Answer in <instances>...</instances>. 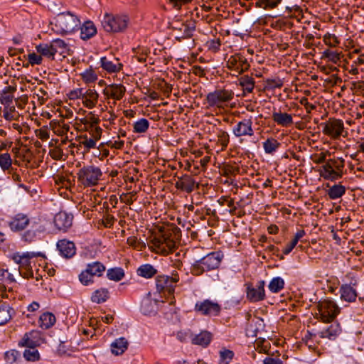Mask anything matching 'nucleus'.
I'll return each instance as SVG.
<instances>
[{"instance_id":"f257e3e1","label":"nucleus","mask_w":364,"mask_h":364,"mask_svg":"<svg viewBox=\"0 0 364 364\" xmlns=\"http://www.w3.org/2000/svg\"><path fill=\"white\" fill-rule=\"evenodd\" d=\"M223 258V254L222 252H212L193 263L191 269L192 273L198 276L205 271L215 269L219 267Z\"/></svg>"},{"instance_id":"f03ea898","label":"nucleus","mask_w":364,"mask_h":364,"mask_svg":"<svg viewBox=\"0 0 364 364\" xmlns=\"http://www.w3.org/2000/svg\"><path fill=\"white\" fill-rule=\"evenodd\" d=\"M80 25L79 18L70 11L60 13L55 18L57 32L61 34L71 33L78 28Z\"/></svg>"},{"instance_id":"7ed1b4c3","label":"nucleus","mask_w":364,"mask_h":364,"mask_svg":"<svg viewBox=\"0 0 364 364\" xmlns=\"http://www.w3.org/2000/svg\"><path fill=\"white\" fill-rule=\"evenodd\" d=\"M129 18L124 14H105L102 20V26L107 32H123L129 24Z\"/></svg>"},{"instance_id":"20e7f679","label":"nucleus","mask_w":364,"mask_h":364,"mask_svg":"<svg viewBox=\"0 0 364 364\" xmlns=\"http://www.w3.org/2000/svg\"><path fill=\"white\" fill-rule=\"evenodd\" d=\"M344 160L341 158L328 160L321 168L320 175L324 179L336 181L342 178Z\"/></svg>"},{"instance_id":"39448f33","label":"nucleus","mask_w":364,"mask_h":364,"mask_svg":"<svg viewBox=\"0 0 364 364\" xmlns=\"http://www.w3.org/2000/svg\"><path fill=\"white\" fill-rule=\"evenodd\" d=\"M77 180L84 187H92L97 185L101 179L102 172L101 169L94 165L85 166L77 173Z\"/></svg>"},{"instance_id":"423d86ee","label":"nucleus","mask_w":364,"mask_h":364,"mask_svg":"<svg viewBox=\"0 0 364 364\" xmlns=\"http://www.w3.org/2000/svg\"><path fill=\"white\" fill-rule=\"evenodd\" d=\"M234 97V92L231 90L218 89L209 92L206 95V101L210 107H224Z\"/></svg>"},{"instance_id":"0eeeda50","label":"nucleus","mask_w":364,"mask_h":364,"mask_svg":"<svg viewBox=\"0 0 364 364\" xmlns=\"http://www.w3.org/2000/svg\"><path fill=\"white\" fill-rule=\"evenodd\" d=\"M226 67L233 72V75L237 76L248 70L250 65L243 55L237 53L228 58Z\"/></svg>"},{"instance_id":"6e6552de","label":"nucleus","mask_w":364,"mask_h":364,"mask_svg":"<svg viewBox=\"0 0 364 364\" xmlns=\"http://www.w3.org/2000/svg\"><path fill=\"white\" fill-rule=\"evenodd\" d=\"M318 311L323 322L332 321L340 311L337 304L331 300H323L318 305Z\"/></svg>"},{"instance_id":"1a4fd4ad","label":"nucleus","mask_w":364,"mask_h":364,"mask_svg":"<svg viewBox=\"0 0 364 364\" xmlns=\"http://www.w3.org/2000/svg\"><path fill=\"white\" fill-rule=\"evenodd\" d=\"M320 127L323 128L322 132L325 135L333 139H338L344 129L343 121L336 118H330L326 122L321 123Z\"/></svg>"},{"instance_id":"9d476101","label":"nucleus","mask_w":364,"mask_h":364,"mask_svg":"<svg viewBox=\"0 0 364 364\" xmlns=\"http://www.w3.org/2000/svg\"><path fill=\"white\" fill-rule=\"evenodd\" d=\"M171 237V231H165L160 237L154 238L152 243L163 254H168L176 248V242Z\"/></svg>"},{"instance_id":"9b49d317","label":"nucleus","mask_w":364,"mask_h":364,"mask_svg":"<svg viewBox=\"0 0 364 364\" xmlns=\"http://www.w3.org/2000/svg\"><path fill=\"white\" fill-rule=\"evenodd\" d=\"M179 277L177 274L170 277L168 275H159L156 278V287L159 292H167L172 294L174 292L176 284Z\"/></svg>"},{"instance_id":"f8f14e48","label":"nucleus","mask_w":364,"mask_h":364,"mask_svg":"<svg viewBox=\"0 0 364 364\" xmlns=\"http://www.w3.org/2000/svg\"><path fill=\"white\" fill-rule=\"evenodd\" d=\"M264 285L265 282L263 280L259 281L255 287L251 284H247V299L250 302H257L264 300L265 298Z\"/></svg>"},{"instance_id":"ddd939ff","label":"nucleus","mask_w":364,"mask_h":364,"mask_svg":"<svg viewBox=\"0 0 364 364\" xmlns=\"http://www.w3.org/2000/svg\"><path fill=\"white\" fill-rule=\"evenodd\" d=\"M195 311L203 315L215 316L219 315L221 307L218 303L206 299L203 301L197 302L195 305Z\"/></svg>"},{"instance_id":"4468645a","label":"nucleus","mask_w":364,"mask_h":364,"mask_svg":"<svg viewBox=\"0 0 364 364\" xmlns=\"http://www.w3.org/2000/svg\"><path fill=\"white\" fill-rule=\"evenodd\" d=\"M232 133L236 137L252 136L254 135L252 118L243 119L232 128Z\"/></svg>"},{"instance_id":"2eb2a0df","label":"nucleus","mask_w":364,"mask_h":364,"mask_svg":"<svg viewBox=\"0 0 364 364\" xmlns=\"http://www.w3.org/2000/svg\"><path fill=\"white\" fill-rule=\"evenodd\" d=\"M197 188L198 184L196 183L195 179L190 175L185 174L181 177H178V180L175 183V187L181 191H185L190 193L194 191L195 186Z\"/></svg>"},{"instance_id":"dca6fc26","label":"nucleus","mask_w":364,"mask_h":364,"mask_svg":"<svg viewBox=\"0 0 364 364\" xmlns=\"http://www.w3.org/2000/svg\"><path fill=\"white\" fill-rule=\"evenodd\" d=\"M73 219V215L60 212L55 215L54 224L59 230L66 232L72 226Z\"/></svg>"},{"instance_id":"f3484780","label":"nucleus","mask_w":364,"mask_h":364,"mask_svg":"<svg viewBox=\"0 0 364 364\" xmlns=\"http://www.w3.org/2000/svg\"><path fill=\"white\" fill-rule=\"evenodd\" d=\"M56 246L60 255L65 258L69 259L75 255V245L71 241L65 239L60 240L57 242Z\"/></svg>"},{"instance_id":"a211bd4d","label":"nucleus","mask_w":364,"mask_h":364,"mask_svg":"<svg viewBox=\"0 0 364 364\" xmlns=\"http://www.w3.org/2000/svg\"><path fill=\"white\" fill-rule=\"evenodd\" d=\"M29 222V218L26 215L18 213L9 223V227L13 231H21L28 225Z\"/></svg>"},{"instance_id":"6ab92c4d","label":"nucleus","mask_w":364,"mask_h":364,"mask_svg":"<svg viewBox=\"0 0 364 364\" xmlns=\"http://www.w3.org/2000/svg\"><path fill=\"white\" fill-rule=\"evenodd\" d=\"M126 92V87L122 84H112L103 90V93L114 100H120Z\"/></svg>"},{"instance_id":"aec40b11","label":"nucleus","mask_w":364,"mask_h":364,"mask_svg":"<svg viewBox=\"0 0 364 364\" xmlns=\"http://www.w3.org/2000/svg\"><path fill=\"white\" fill-rule=\"evenodd\" d=\"M174 30H178L181 32V35L180 38H191L193 36V33L196 29V26L194 22L189 23H179L176 22V23L173 26Z\"/></svg>"},{"instance_id":"412c9836","label":"nucleus","mask_w":364,"mask_h":364,"mask_svg":"<svg viewBox=\"0 0 364 364\" xmlns=\"http://www.w3.org/2000/svg\"><path fill=\"white\" fill-rule=\"evenodd\" d=\"M341 332V328L339 323H333L328 328L319 331L318 335L321 338L333 340L340 334Z\"/></svg>"},{"instance_id":"4be33fe9","label":"nucleus","mask_w":364,"mask_h":364,"mask_svg":"<svg viewBox=\"0 0 364 364\" xmlns=\"http://www.w3.org/2000/svg\"><path fill=\"white\" fill-rule=\"evenodd\" d=\"M83 94V105L89 109L93 108L96 105L99 97L96 90L94 89H84Z\"/></svg>"},{"instance_id":"5701e85b","label":"nucleus","mask_w":364,"mask_h":364,"mask_svg":"<svg viewBox=\"0 0 364 364\" xmlns=\"http://www.w3.org/2000/svg\"><path fill=\"white\" fill-rule=\"evenodd\" d=\"M97 33V28L94 23L91 21H85L80 26V38L84 40H88L95 36Z\"/></svg>"},{"instance_id":"b1692460","label":"nucleus","mask_w":364,"mask_h":364,"mask_svg":"<svg viewBox=\"0 0 364 364\" xmlns=\"http://www.w3.org/2000/svg\"><path fill=\"white\" fill-rule=\"evenodd\" d=\"M272 119L278 125L287 127L293 124V118L290 114L282 112H274Z\"/></svg>"},{"instance_id":"393cba45","label":"nucleus","mask_w":364,"mask_h":364,"mask_svg":"<svg viewBox=\"0 0 364 364\" xmlns=\"http://www.w3.org/2000/svg\"><path fill=\"white\" fill-rule=\"evenodd\" d=\"M341 299L347 302H353L357 297L355 289L350 284H343L340 287Z\"/></svg>"},{"instance_id":"a878e982","label":"nucleus","mask_w":364,"mask_h":364,"mask_svg":"<svg viewBox=\"0 0 364 364\" xmlns=\"http://www.w3.org/2000/svg\"><path fill=\"white\" fill-rule=\"evenodd\" d=\"M116 63L109 60L107 57H102L100 59L101 67L108 73H117L122 68V64L119 62L118 59H114Z\"/></svg>"},{"instance_id":"bb28decb","label":"nucleus","mask_w":364,"mask_h":364,"mask_svg":"<svg viewBox=\"0 0 364 364\" xmlns=\"http://www.w3.org/2000/svg\"><path fill=\"white\" fill-rule=\"evenodd\" d=\"M15 311L7 303L0 304V326L9 321Z\"/></svg>"},{"instance_id":"cd10ccee","label":"nucleus","mask_w":364,"mask_h":364,"mask_svg":"<svg viewBox=\"0 0 364 364\" xmlns=\"http://www.w3.org/2000/svg\"><path fill=\"white\" fill-rule=\"evenodd\" d=\"M212 340V335L207 331H201L199 334L195 335L191 340L193 345H198L203 347L208 346Z\"/></svg>"},{"instance_id":"c85d7f7f","label":"nucleus","mask_w":364,"mask_h":364,"mask_svg":"<svg viewBox=\"0 0 364 364\" xmlns=\"http://www.w3.org/2000/svg\"><path fill=\"white\" fill-rule=\"evenodd\" d=\"M136 274L139 277L150 279L157 274V269L151 264H144L137 268Z\"/></svg>"},{"instance_id":"c756f323","label":"nucleus","mask_w":364,"mask_h":364,"mask_svg":"<svg viewBox=\"0 0 364 364\" xmlns=\"http://www.w3.org/2000/svg\"><path fill=\"white\" fill-rule=\"evenodd\" d=\"M127 347L128 342L127 339L123 337L119 338L112 343V353L117 355H121L127 349Z\"/></svg>"},{"instance_id":"7c9ffc66","label":"nucleus","mask_w":364,"mask_h":364,"mask_svg":"<svg viewBox=\"0 0 364 364\" xmlns=\"http://www.w3.org/2000/svg\"><path fill=\"white\" fill-rule=\"evenodd\" d=\"M109 298V292L106 288H100L95 290L92 296L91 301L95 304H102L105 302Z\"/></svg>"},{"instance_id":"2f4dec72","label":"nucleus","mask_w":364,"mask_h":364,"mask_svg":"<svg viewBox=\"0 0 364 364\" xmlns=\"http://www.w3.org/2000/svg\"><path fill=\"white\" fill-rule=\"evenodd\" d=\"M39 326L43 329H48L55 323V316L49 312L43 313L39 318Z\"/></svg>"},{"instance_id":"473e14b6","label":"nucleus","mask_w":364,"mask_h":364,"mask_svg":"<svg viewBox=\"0 0 364 364\" xmlns=\"http://www.w3.org/2000/svg\"><path fill=\"white\" fill-rule=\"evenodd\" d=\"M346 193V187L341 184H334L329 187L327 194L329 198L336 200L342 197Z\"/></svg>"},{"instance_id":"72a5a7b5","label":"nucleus","mask_w":364,"mask_h":364,"mask_svg":"<svg viewBox=\"0 0 364 364\" xmlns=\"http://www.w3.org/2000/svg\"><path fill=\"white\" fill-rule=\"evenodd\" d=\"M38 53L41 54L50 60H54L55 54L53 50L51 49V45L48 43H41L36 47Z\"/></svg>"},{"instance_id":"f704fd0d","label":"nucleus","mask_w":364,"mask_h":364,"mask_svg":"<svg viewBox=\"0 0 364 364\" xmlns=\"http://www.w3.org/2000/svg\"><path fill=\"white\" fill-rule=\"evenodd\" d=\"M31 255L29 252H26L21 255L19 253H15L12 256V259L19 265L18 268H27L30 266V259Z\"/></svg>"},{"instance_id":"c9c22d12","label":"nucleus","mask_w":364,"mask_h":364,"mask_svg":"<svg viewBox=\"0 0 364 364\" xmlns=\"http://www.w3.org/2000/svg\"><path fill=\"white\" fill-rule=\"evenodd\" d=\"M86 268L93 277H101L106 269L105 266L100 262L89 263L87 264Z\"/></svg>"},{"instance_id":"e433bc0d","label":"nucleus","mask_w":364,"mask_h":364,"mask_svg":"<svg viewBox=\"0 0 364 364\" xmlns=\"http://www.w3.org/2000/svg\"><path fill=\"white\" fill-rule=\"evenodd\" d=\"M124 276V270L122 267H113L107 271V278L114 282L121 281Z\"/></svg>"},{"instance_id":"4c0bfd02","label":"nucleus","mask_w":364,"mask_h":364,"mask_svg":"<svg viewBox=\"0 0 364 364\" xmlns=\"http://www.w3.org/2000/svg\"><path fill=\"white\" fill-rule=\"evenodd\" d=\"M239 85L242 87L244 92L250 93L255 87V80L252 77L244 75L239 78Z\"/></svg>"},{"instance_id":"58836bf2","label":"nucleus","mask_w":364,"mask_h":364,"mask_svg":"<svg viewBox=\"0 0 364 364\" xmlns=\"http://www.w3.org/2000/svg\"><path fill=\"white\" fill-rule=\"evenodd\" d=\"M281 144L274 138H268L263 142V148L266 154H272L275 152Z\"/></svg>"},{"instance_id":"ea45409f","label":"nucleus","mask_w":364,"mask_h":364,"mask_svg":"<svg viewBox=\"0 0 364 364\" xmlns=\"http://www.w3.org/2000/svg\"><path fill=\"white\" fill-rule=\"evenodd\" d=\"M51 45V49L53 50L55 54L60 53L63 54L65 52L68 48V45L65 42L60 38H56L50 42Z\"/></svg>"},{"instance_id":"a19ab883","label":"nucleus","mask_w":364,"mask_h":364,"mask_svg":"<svg viewBox=\"0 0 364 364\" xmlns=\"http://www.w3.org/2000/svg\"><path fill=\"white\" fill-rule=\"evenodd\" d=\"M284 287V281L282 278L277 277H274L268 285L269 289L272 293H277Z\"/></svg>"},{"instance_id":"79ce46f5","label":"nucleus","mask_w":364,"mask_h":364,"mask_svg":"<svg viewBox=\"0 0 364 364\" xmlns=\"http://www.w3.org/2000/svg\"><path fill=\"white\" fill-rule=\"evenodd\" d=\"M149 127V122L145 118H141L133 124V132L135 133H145Z\"/></svg>"},{"instance_id":"37998d69","label":"nucleus","mask_w":364,"mask_h":364,"mask_svg":"<svg viewBox=\"0 0 364 364\" xmlns=\"http://www.w3.org/2000/svg\"><path fill=\"white\" fill-rule=\"evenodd\" d=\"M80 121L86 126L87 129H92L97 127V125L100 123V120L92 112H90L85 118L81 119Z\"/></svg>"},{"instance_id":"c03bdc74","label":"nucleus","mask_w":364,"mask_h":364,"mask_svg":"<svg viewBox=\"0 0 364 364\" xmlns=\"http://www.w3.org/2000/svg\"><path fill=\"white\" fill-rule=\"evenodd\" d=\"M80 144L82 145L87 151L96 147L97 141L92 137H88L87 134L79 136Z\"/></svg>"},{"instance_id":"a18cd8bd","label":"nucleus","mask_w":364,"mask_h":364,"mask_svg":"<svg viewBox=\"0 0 364 364\" xmlns=\"http://www.w3.org/2000/svg\"><path fill=\"white\" fill-rule=\"evenodd\" d=\"M33 333H26L22 338V339L19 341L18 345L23 347H27L29 348H34L37 346V342L33 341L31 336Z\"/></svg>"},{"instance_id":"49530a36","label":"nucleus","mask_w":364,"mask_h":364,"mask_svg":"<svg viewBox=\"0 0 364 364\" xmlns=\"http://www.w3.org/2000/svg\"><path fill=\"white\" fill-rule=\"evenodd\" d=\"M234 357L233 351L223 349L220 351V362L223 364H229Z\"/></svg>"},{"instance_id":"de8ad7c7","label":"nucleus","mask_w":364,"mask_h":364,"mask_svg":"<svg viewBox=\"0 0 364 364\" xmlns=\"http://www.w3.org/2000/svg\"><path fill=\"white\" fill-rule=\"evenodd\" d=\"M323 58H328V60L337 64L341 60V53L327 49L323 53Z\"/></svg>"},{"instance_id":"09e8293b","label":"nucleus","mask_w":364,"mask_h":364,"mask_svg":"<svg viewBox=\"0 0 364 364\" xmlns=\"http://www.w3.org/2000/svg\"><path fill=\"white\" fill-rule=\"evenodd\" d=\"M141 310L142 313L146 315H150L155 312L154 306L153 305L152 301L149 299L142 301Z\"/></svg>"},{"instance_id":"8fccbe9b","label":"nucleus","mask_w":364,"mask_h":364,"mask_svg":"<svg viewBox=\"0 0 364 364\" xmlns=\"http://www.w3.org/2000/svg\"><path fill=\"white\" fill-rule=\"evenodd\" d=\"M23 356L28 361H36L40 359L39 353L35 348L25 350Z\"/></svg>"},{"instance_id":"3c124183","label":"nucleus","mask_w":364,"mask_h":364,"mask_svg":"<svg viewBox=\"0 0 364 364\" xmlns=\"http://www.w3.org/2000/svg\"><path fill=\"white\" fill-rule=\"evenodd\" d=\"M11 166V156L8 153H4L0 155V166L5 171L8 170Z\"/></svg>"},{"instance_id":"603ef678","label":"nucleus","mask_w":364,"mask_h":364,"mask_svg":"<svg viewBox=\"0 0 364 364\" xmlns=\"http://www.w3.org/2000/svg\"><path fill=\"white\" fill-rule=\"evenodd\" d=\"M93 276L87 271V268L79 274V280L83 285H88L93 283Z\"/></svg>"},{"instance_id":"864d4df0","label":"nucleus","mask_w":364,"mask_h":364,"mask_svg":"<svg viewBox=\"0 0 364 364\" xmlns=\"http://www.w3.org/2000/svg\"><path fill=\"white\" fill-rule=\"evenodd\" d=\"M283 86V81L279 77L274 79H267L266 87L269 90H274L276 88H281Z\"/></svg>"},{"instance_id":"5fc2aeb1","label":"nucleus","mask_w":364,"mask_h":364,"mask_svg":"<svg viewBox=\"0 0 364 364\" xmlns=\"http://www.w3.org/2000/svg\"><path fill=\"white\" fill-rule=\"evenodd\" d=\"M82 77L83 80L87 83L95 82L97 79V76L94 70H87L82 74Z\"/></svg>"},{"instance_id":"6e6d98bb","label":"nucleus","mask_w":364,"mask_h":364,"mask_svg":"<svg viewBox=\"0 0 364 364\" xmlns=\"http://www.w3.org/2000/svg\"><path fill=\"white\" fill-rule=\"evenodd\" d=\"M20 356V353L16 350H11L5 353V360L7 363H13Z\"/></svg>"},{"instance_id":"4d7b16f0","label":"nucleus","mask_w":364,"mask_h":364,"mask_svg":"<svg viewBox=\"0 0 364 364\" xmlns=\"http://www.w3.org/2000/svg\"><path fill=\"white\" fill-rule=\"evenodd\" d=\"M218 142L222 146L223 149H225L228 146L229 143V134L227 132L220 131L218 135Z\"/></svg>"},{"instance_id":"13d9d810","label":"nucleus","mask_w":364,"mask_h":364,"mask_svg":"<svg viewBox=\"0 0 364 364\" xmlns=\"http://www.w3.org/2000/svg\"><path fill=\"white\" fill-rule=\"evenodd\" d=\"M28 60L29 63L31 64L32 65H41L42 63L43 58H42V55L41 54L38 55L35 53H32L28 54Z\"/></svg>"},{"instance_id":"bf43d9fd","label":"nucleus","mask_w":364,"mask_h":364,"mask_svg":"<svg viewBox=\"0 0 364 364\" xmlns=\"http://www.w3.org/2000/svg\"><path fill=\"white\" fill-rule=\"evenodd\" d=\"M19 274L24 279H29L33 277V272L31 266H28L27 268H18Z\"/></svg>"},{"instance_id":"052dcab7","label":"nucleus","mask_w":364,"mask_h":364,"mask_svg":"<svg viewBox=\"0 0 364 364\" xmlns=\"http://www.w3.org/2000/svg\"><path fill=\"white\" fill-rule=\"evenodd\" d=\"M52 159L55 160H60L63 156V151L60 146H56L49 152Z\"/></svg>"},{"instance_id":"680f3d73","label":"nucleus","mask_w":364,"mask_h":364,"mask_svg":"<svg viewBox=\"0 0 364 364\" xmlns=\"http://www.w3.org/2000/svg\"><path fill=\"white\" fill-rule=\"evenodd\" d=\"M84 89L79 88L70 92L68 96L70 100L82 99L83 98Z\"/></svg>"},{"instance_id":"e2e57ef3","label":"nucleus","mask_w":364,"mask_h":364,"mask_svg":"<svg viewBox=\"0 0 364 364\" xmlns=\"http://www.w3.org/2000/svg\"><path fill=\"white\" fill-rule=\"evenodd\" d=\"M36 135L41 140H46L50 136L49 132L46 127L36 130Z\"/></svg>"},{"instance_id":"0e129e2a","label":"nucleus","mask_w":364,"mask_h":364,"mask_svg":"<svg viewBox=\"0 0 364 364\" xmlns=\"http://www.w3.org/2000/svg\"><path fill=\"white\" fill-rule=\"evenodd\" d=\"M299 103L305 107L307 113H310L311 110L316 109V106L309 103L308 99L305 97L301 98Z\"/></svg>"},{"instance_id":"69168bd1","label":"nucleus","mask_w":364,"mask_h":364,"mask_svg":"<svg viewBox=\"0 0 364 364\" xmlns=\"http://www.w3.org/2000/svg\"><path fill=\"white\" fill-rule=\"evenodd\" d=\"M192 334L188 331H180L176 334L177 339L181 343L186 342L188 338L191 337Z\"/></svg>"},{"instance_id":"338daca9","label":"nucleus","mask_w":364,"mask_h":364,"mask_svg":"<svg viewBox=\"0 0 364 364\" xmlns=\"http://www.w3.org/2000/svg\"><path fill=\"white\" fill-rule=\"evenodd\" d=\"M90 133L91 134L92 138H94L96 141L99 140L102 135V129L100 127H94L92 129H87Z\"/></svg>"},{"instance_id":"774afa93","label":"nucleus","mask_w":364,"mask_h":364,"mask_svg":"<svg viewBox=\"0 0 364 364\" xmlns=\"http://www.w3.org/2000/svg\"><path fill=\"white\" fill-rule=\"evenodd\" d=\"M264 364H283L279 358L267 357L263 360Z\"/></svg>"}]
</instances>
